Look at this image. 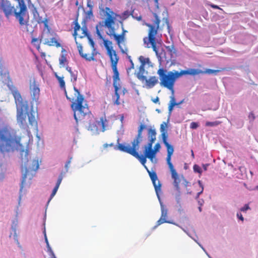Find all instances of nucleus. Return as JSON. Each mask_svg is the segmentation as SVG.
I'll return each instance as SVG.
<instances>
[{
  "mask_svg": "<svg viewBox=\"0 0 258 258\" xmlns=\"http://www.w3.org/2000/svg\"><path fill=\"white\" fill-rule=\"evenodd\" d=\"M55 77L59 83L60 88L64 91L67 99L72 102L71 107L74 112V117L76 122L78 123L79 121L84 119L86 116L90 115L91 112L88 106L79 90L74 86L73 92L71 91L68 93L64 77L58 76L56 73L55 74Z\"/></svg>",
  "mask_w": 258,
  "mask_h": 258,
  "instance_id": "nucleus-1",
  "label": "nucleus"
},
{
  "mask_svg": "<svg viewBox=\"0 0 258 258\" xmlns=\"http://www.w3.org/2000/svg\"><path fill=\"white\" fill-rule=\"evenodd\" d=\"M198 74V71L196 69H189L182 70L180 72L172 71L167 73V70L163 68H160L157 71V74L159 76L160 84L161 86L167 88L171 92L170 97V100L168 106V110L171 112L175 106L180 105L183 102V100L179 103H176L174 97V86L177 79L184 75H195Z\"/></svg>",
  "mask_w": 258,
  "mask_h": 258,
  "instance_id": "nucleus-2",
  "label": "nucleus"
},
{
  "mask_svg": "<svg viewBox=\"0 0 258 258\" xmlns=\"http://www.w3.org/2000/svg\"><path fill=\"white\" fill-rule=\"evenodd\" d=\"M106 9L107 10L106 17L104 21L99 22L96 25V33L100 38H102L101 32L103 31L104 27L107 28L109 31V32L107 33V34L110 37H113L116 44L120 48L121 52L122 53L127 54L128 49L127 48L123 49L121 46V43L125 41V34L127 33V31L124 29L123 22L122 21H120L122 31L120 34H117V30L119 28V26H116L115 27L114 26V20L115 19L114 16V14L112 11H111L109 8H106Z\"/></svg>",
  "mask_w": 258,
  "mask_h": 258,
  "instance_id": "nucleus-3",
  "label": "nucleus"
},
{
  "mask_svg": "<svg viewBox=\"0 0 258 258\" xmlns=\"http://www.w3.org/2000/svg\"><path fill=\"white\" fill-rule=\"evenodd\" d=\"M150 2L149 5L151 8L155 11L153 13L154 18L151 21L152 23H147L145 24V25L149 28L148 34V37L144 38L143 41L144 44L146 45V47L152 48L157 55L159 48L161 45V40L157 39L156 35L157 34L158 31L162 30V27L159 26L161 20L157 14L159 12V4L158 1H150Z\"/></svg>",
  "mask_w": 258,
  "mask_h": 258,
  "instance_id": "nucleus-4",
  "label": "nucleus"
},
{
  "mask_svg": "<svg viewBox=\"0 0 258 258\" xmlns=\"http://www.w3.org/2000/svg\"><path fill=\"white\" fill-rule=\"evenodd\" d=\"M17 105V120L20 126L26 128L27 126L26 115L28 117L29 124L34 128H37V121L35 117V112L32 108L29 111V106L26 101L23 100L21 94L18 90L12 92Z\"/></svg>",
  "mask_w": 258,
  "mask_h": 258,
  "instance_id": "nucleus-5",
  "label": "nucleus"
},
{
  "mask_svg": "<svg viewBox=\"0 0 258 258\" xmlns=\"http://www.w3.org/2000/svg\"><path fill=\"white\" fill-rule=\"evenodd\" d=\"M18 2V5L14 8L9 1H2L1 7L7 18L14 15L21 27H27L29 25V16L26 5L25 1Z\"/></svg>",
  "mask_w": 258,
  "mask_h": 258,
  "instance_id": "nucleus-6",
  "label": "nucleus"
},
{
  "mask_svg": "<svg viewBox=\"0 0 258 258\" xmlns=\"http://www.w3.org/2000/svg\"><path fill=\"white\" fill-rule=\"evenodd\" d=\"M31 1H28V8L31 11L34 19L39 24L43 23L45 28L42 33L41 40L43 41V44L49 46H55L57 48L61 47L59 42V37L54 32L51 31V29L48 25L47 19H43L39 16L35 4H33Z\"/></svg>",
  "mask_w": 258,
  "mask_h": 258,
  "instance_id": "nucleus-7",
  "label": "nucleus"
},
{
  "mask_svg": "<svg viewBox=\"0 0 258 258\" xmlns=\"http://www.w3.org/2000/svg\"><path fill=\"white\" fill-rule=\"evenodd\" d=\"M20 143L16 132L6 125L0 128V152L5 155L13 152Z\"/></svg>",
  "mask_w": 258,
  "mask_h": 258,
  "instance_id": "nucleus-8",
  "label": "nucleus"
},
{
  "mask_svg": "<svg viewBox=\"0 0 258 258\" xmlns=\"http://www.w3.org/2000/svg\"><path fill=\"white\" fill-rule=\"evenodd\" d=\"M104 45L107 51V54L109 57L111 66L113 71V85L115 90V95L116 97V99L114 102V104L116 105L120 104L119 101V95L118 93L119 88L117 86L118 82L120 80L119 74L117 70V63L118 62L119 57L117 52L113 49V47L111 46L112 42L107 40H104Z\"/></svg>",
  "mask_w": 258,
  "mask_h": 258,
  "instance_id": "nucleus-9",
  "label": "nucleus"
},
{
  "mask_svg": "<svg viewBox=\"0 0 258 258\" xmlns=\"http://www.w3.org/2000/svg\"><path fill=\"white\" fill-rule=\"evenodd\" d=\"M167 128V123L163 122L160 125V132L161 133L163 143L167 148V156L166 158V161L171 174V177L174 180L173 184L176 188V189L179 192V183L180 180L179 179L178 173H177L176 170L174 169V166L171 162V156L174 152V149L173 146L170 145L167 141L168 138Z\"/></svg>",
  "mask_w": 258,
  "mask_h": 258,
  "instance_id": "nucleus-10",
  "label": "nucleus"
},
{
  "mask_svg": "<svg viewBox=\"0 0 258 258\" xmlns=\"http://www.w3.org/2000/svg\"><path fill=\"white\" fill-rule=\"evenodd\" d=\"M115 150H119L121 152L128 153L138 159L141 164L144 166L145 168L147 169L148 167L145 164L147 161V158H149L151 161H153V157H150V154L144 153V156L139 155L138 151L139 150V146L138 142L136 144H134L133 146H131L128 144H118V145L114 147Z\"/></svg>",
  "mask_w": 258,
  "mask_h": 258,
  "instance_id": "nucleus-11",
  "label": "nucleus"
},
{
  "mask_svg": "<svg viewBox=\"0 0 258 258\" xmlns=\"http://www.w3.org/2000/svg\"><path fill=\"white\" fill-rule=\"evenodd\" d=\"M88 39L89 40V42L91 47L93 48V51L91 53V55L87 53H84L83 52V47L81 44L78 43L77 41H76V43L77 45V48L79 51V54L81 56L84 58L85 60L88 61L94 60V56L96 55V52H95V49L94 48V42L92 39L91 38L90 36H88Z\"/></svg>",
  "mask_w": 258,
  "mask_h": 258,
  "instance_id": "nucleus-12",
  "label": "nucleus"
},
{
  "mask_svg": "<svg viewBox=\"0 0 258 258\" xmlns=\"http://www.w3.org/2000/svg\"><path fill=\"white\" fill-rule=\"evenodd\" d=\"M146 170L152 181L156 193L159 197V194L161 192V183L158 179L157 174L155 171H151L148 168H147Z\"/></svg>",
  "mask_w": 258,
  "mask_h": 258,
  "instance_id": "nucleus-13",
  "label": "nucleus"
},
{
  "mask_svg": "<svg viewBox=\"0 0 258 258\" xmlns=\"http://www.w3.org/2000/svg\"><path fill=\"white\" fill-rule=\"evenodd\" d=\"M161 215L160 219L157 221L156 224L154 226V228H156L159 225L164 223L172 224L176 226H178V224L175 223L174 222L167 220L168 210L162 204L161 205Z\"/></svg>",
  "mask_w": 258,
  "mask_h": 258,
  "instance_id": "nucleus-14",
  "label": "nucleus"
},
{
  "mask_svg": "<svg viewBox=\"0 0 258 258\" xmlns=\"http://www.w3.org/2000/svg\"><path fill=\"white\" fill-rule=\"evenodd\" d=\"M30 90L33 101L36 102H38L40 95V89L38 85L35 81H33V82L31 83Z\"/></svg>",
  "mask_w": 258,
  "mask_h": 258,
  "instance_id": "nucleus-15",
  "label": "nucleus"
},
{
  "mask_svg": "<svg viewBox=\"0 0 258 258\" xmlns=\"http://www.w3.org/2000/svg\"><path fill=\"white\" fill-rule=\"evenodd\" d=\"M32 164H33V166L32 167H30L29 166L28 168L27 166L26 167L25 172L23 175L22 179V181H21V183L20 189V192L22 191L23 188L24 184L25 183L27 173L29 171V169H30L33 170H36L39 168V164H38V162L37 161L33 160Z\"/></svg>",
  "mask_w": 258,
  "mask_h": 258,
  "instance_id": "nucleus-16",
  "label": "nucleus"
},
{
  "mask_svg": "<svg viewBox=\"0 0 258 258\" xmlns=\"http://www.w3.org/2000/svg\"><path fill=\"white\" fill-rule=\"evenodd\" d=\"M145 83L146 87L147 88H152L155 86L158 82V79L156 76L150 77L148 79L146 77V80H144Z\"/></svg>",
  "mask_w": 258,
  "mask_h": 258,
  "instance_id": "nucleus-17",
  "label": "nucleus"
},
{
  "mask_svg": "<svg viewBox=\"0 0 258 258\" xmlns=\"http://www.w3.org/2000/svg\"><path fill=\"white\" fill-rule=\"evenodd\" d=\"M146 127V126L144 124H141L138 129V135L136 138L133 140L132 142V146H133L134 144L136 145V143L138 142V146H139V144L142 140V134L143 130Z\"/></svg>",
  "mask_w": 258,
  "mask_h": 258,
  "instance_id": "nucleus-18",
  "label": "nucleus"
},
{
  "mask_svg": "<svg viewBox=\"0 0 258 258\" xmlns=\"http://www.w3.org/2000/svg\"><path fill=\"white\" fill-rule=\"evenodd\" d=\"M63 177V173L61 172L58 176V178L57 180V182L56 183L55 187H54V188L52 190V192L50 195V199H49L48 202H49L53 198V197L55 195V194L59 188V186L61 182Z\"/></svg>",
  "mask_w": 258,
  "mask_h": 258,
  "instance_id": "nucleus-19",
  "label": "nucleus"
},
{
  "mask_svg": "<svg viewBox=\"0 0 258 258\" xmlns=\"http://www.w3.org/2000/svg\"><path fill=\"white\" fill-rule=\"evenodd\" d=\"M145 72V67H143V66H140L138 72L136 74V77L142 82H144V80H146V76H144Z\"/></svg>",
  "mask_w": 258,
  "mask_h": 258,
  "instance_id": "nucleus-20",
  "label": "nucleus"
},
{
  "mask_svg": "<svg viewBox=\"0 0 258 258\" xmlns=\"http://www.w3.org/2000/svg\"><path fill=\"white\" fill-rule=\"evenodd\" d=\"M74 24L75 25V26L74 27V31L73 36L75 37V39L76 40V37H77V31L81 29V26L78 22V18H77L75 20V21H74Z\"/></svg>",
  "mask_w": 258,
  "mask_h": 258,
  "instance_id": "nucleus-21",
  "label": "nucleus"
},
{
  "mask_svg": "<svg viewBox=\"0 0 258 258\" xmlns=\"http://www.w3.org/2000/svg\"><path fill=\"white\" fill-rule=\"evenodd\" d=\"M163 13L166 14V16L163 18L162 21L166 24V25L167 26V29L168 30V32H169L170 30L171 26L170 25L169 19H168V16H167V13H168L167 11L165 8H164Z\"/></svg>",
  "mask_w": 258,
  "mask_h": 258,
  "instance_id": "nucleus-22",
  "label": "nucleus"
},
{
  "mask_svg": "<svg viewBox=\"0 0 258 258\" xmlns=\"http://www.w3.org/2000/svg\"><path fill=\"white\" fill-rule=\"evenodd\" d=\"M161 148L160 145L159 143H157L155 144L154 149H152V151H151V153L150 154V155H149L150 157H153V158L155 157L156 153L159 151Z\"/></svg>",
  "mask_w": 258,
  "mask_h": 258,
  "instance_id": "nucleus-23",
  "label": "nucleus"
},
{
  "mask_svg": "<svg viewBox=\"0 0 258 258\" xmlns=\"http://www.w3.org/2000/svg\"><path fill=\"white\" fill-rule=\"evenodd\" d=\"M32 44L35 46L38 51L41 50L40 42L37 38H33L31 40Z\"/></svg>",
  "mask_w": 258,
  "mask_h": 258,
  "instance_id": "nucleus-24",
  "label": "nucleus"
},
{
  "mask_svg": "<svg viewBox=\"0 0 258 258\" xmlns=\"http://www.w3.org/2000/svg\"><path fill=\"white\" fill-rule=\"evenodd\" d=\"M59 64L62 66H64V65L68 64V60L67 59V57L66 54H61L59 58Z\"/></svg>",
  "mask_w": 258,
  "mask_h": 258,
  "instance_id": "nucleus-25",
  "label": "nucleus"
},
{
  "mask_svg": "<svg viewBox=\"0 0 258 258\" xmlns=\"http://www.w3.org/2000/svg\"><path fill=\"white\" fill-rule=\"evenodd\" d=\"M152 145L153 144H150L149 142L147 145L145 147L144 153L150 154L153 149Z\"/></svg>",
  "mask_w": 258,
  "mask_h": 258,
  "instance_id": "nucleus-26",
  "label": "nucleus"
},
{
  "mask_svg": "<svg viewBox=\"0 0 258 258\" xmlns=\"http://www.w3.org/2000/svg\"><path fill=\"white\" fill-rule=\"evenodd\" d=\"M221 123V121H207L206 122V126H216Z\"/></svg>",
  "mask_w": 258,
  "mask_h": 258,
  "instance_id": "nucleus-27",
  "label": "nucleus"
},
{
  "mask_svg": "<svg viewBox=\"0 0 258 258\" xmlns=\"http://www.w3.org/2000/svg\"><path fill=\"white\" fill-rule=\"evenodd\" d=\"M81 30L82 31V35L79 36L80 38H84L86 36L88 37V36H90V35L88 33L86 27H82Z\"/></svg>",
  "mask_w": 258,
  "mask_h": 258,
  "instance_id": "nucleus-28",
  "label": "nucleus"
},
{
  "mask_svg": "<svg viewBox=\"0 0 258 258\" xmlns=\"http://www.w3.org/2000/svg\"><path fill=\"white\" fill-rule=\"evenodd\" d=\"M166 48L171 55H172L173 53H175L176 52V50L173 45L166 46Z\"/></svg>",
  "mask_w": 258,
  "mask_h": 258,
  "instance_id": "nucleus-29",
  "label": "nucleus"
},
{
  "mask_svg": "<svg viewBox=\"0 0 258 258\" xmlns=\"http://www.w3.org/2000/svg\"><path fill=\"white\" fill-rule=\"evenodd\" d=\"M100 121L101 123L102 127V131H104L105 130V127L107 125V121L106 119V117H101L100 119Z\"/></svg>",
  "mask_w": 258,
  "mask_h": 258,
  "instance_id": "nucleus-30",
  "label": "nucleus"
},
{
  "mask_svg": "<svg viewBox=\"0 0 258 258\" xmlns=\"http://www.w3.org/2000/svg\"><path fill=\"white\" fill-rule=\"evenodd\" d=\"M156 133L155 130L150 128L148 130L149 138H156Z\"/></svg>",
  "mask_w": 258,
  "mask_h": 258,
  "instance_id": "nucleus-31",
  "label": "nucleus"
},
{
  "mask_svg": "<svg viewBox=\"0 0 258 258\" xmlns=\"http://www.w3.org/2000/svg\"><path fill=\"white\" fill-rule=\"evenodd\" d=\"M139 60L141 62L140 66H143V67H145L146 63L149 61V59L148 58H145L143 56H140L139 57Z\"/></svg>",
  "mask_w": 258,
  "mask_h": 258,
  "instance_id": "nucleus-32",
  "label": "nucleus"
},
{
  "mask_svg": "<svg viewBox=\"0 0 258 258\" xmlns=\"http://www.w3.org/2000/svg\"><path fill=\"white\" fill-rule=\"evenodd\" d=\"M70 75L71 76V81L73 82H76V81L77 80V72H76V73H75L73 72V73H71V74H70Z\"/></svg>",
  "mask_w": 258,
  "mask_h": 258,
  "instance_id": "nucleus-33",
  "label": "nucleus"
},
{
  "mask_svg": "<svg viewBox=\"0 0 258 258\" xmlns=\"http://www.w3.org/2000/svg\"><path fill=\"white\" fill-rule=\"evenodd\" d=\"M193 169L196 172L201 173L202 172L201 168L198 165L195 164L193 167Z\"/></svg>",
  "mask_w": 258,
  "mask_h": 258,
  "instance_id": "nucleus-34",
  "label": "nucleus"
},
{
  "mask_svg": "<svg viewBox=\"0 0 258 258\" xmlns=\"http://www.w3.org/2000/svg\"><path fill=\"white\" fill-rule=\"evenodd\" d=\"M198 182L202 189L197 194V198L199 197V196L203 192L204 190V186L203 185L202 182L201 180H199Z\"/></svg>",
  "mask_w": 258,
  "mask_h": 258,
  "instance_id": "nucleus-35",
  "label": "nucleus"
},
{
  "mask_svg": "<svg viewBox=\"0 0 258 258\" xmlns=\"http://www.w3.org/2000/svg\"><path fill=\"white\" fill-rule=\"evenodd\" d=\"M199 126V123L196 122H192L190 124V127L191 129H196Z\"/></svg>",
  "mask_w": 258,
  "mask_h": 258,
  "instance_id": "nucleus-36",
  "label": "nucleus"
},
{
  "mask_svg": "<svg viewBox=\"0 0 258 258\" xmlns=\"http://www.w3.org/2000/svg\"><path fill=\"white\" fill-rule=\"evenodd\" d=\"M87 6L90 8V10L88 11V15H93L91 1H87Z\"/></svg>",
  "mask_w": 258,
  "mask_h": 258,
  "instance_id": "nucleus-37",
  "label": "nucleus"
},
{
  "mask_svg": "<svg viewBox=\"0 0 258 258\" xmlns=\"http://www.w3.org/2000/svg\"><path fill=\"white\" fill-rule=\"evenodd\" d=\"M117 143H118V144H117V146L118 145V144H119V139L117 140ZM108 147H114V148L115 147V146H114L113 143H110L109 144H104L103 145V148H107Z\"/></svg>",
  "mask_w": 258,
  "mask_h": 258,
  "instance_id": "nucleus-38",
  "label": "nucleus"
},
{
  "mask_svg": "<svg viewBox=\"0 0 258 258\" xmlns=\"http://www.w3.org/2000/svg\"><path fill=\"white\" fill-rule=\"evenodd\" d=\"M249 209H250V208H249V207L248 204H245L243 207H242V208L240 209V211H241V212H246L247 210H249Z\"/></svg>",
  "mask_w": 258,
  "mask_h": 258,
  "instance_id": "nucleus-39",
  "label": "nucleus"
},
{
  "mask_svg": "<svg viewBox=\"0 0 258 258\" xmlns=\"http://www.w3.org/2000/svg\"><path fill=\"white\" fill-rule=\"evenodd\" d=\"M72 157H70L69 158V159L68 160V161L66 162V164H65V168L66 169V170L67 171H68V168H69V165H70V164L71 163V161H72Z\"/></svg>",
  "mask_w": 258,
  "mask_h": 258,
  "instance_id": "nucleus-40",
  "label": "nucleus"
},
{
  "mask_svg": "<svg viewBox=\"0 0 258 258\" xmlns=\"http://www.w3.org/2000/svg\"><path fill=\"white\" fill-rule=\"evenodd\" d=\"M127 57H128V59H129L131 63V67L130 68H128V70H131L132 69H134V64L133 60L131 59V56H128Z\"/></svg>",
  "mask_w": 258,
  "mask_h": 258,
  "instance_id": "nucleus-41",
  "label": "nucleus"
},
{
  "mask_svg": "<svg viewBox=\"0 0 258 258\" xmlns=\"http://www.w3.org/2000/svg\"><path fill=\"white\" fill-rule=\"evenodd\" d=\"M248 117L249 119L252 121L254 120V119H255V116L254 114L251 112L249 114Z\"/></svg>",
  "mask_w": 258,
  "mask_h": 258,
  "instance_id": "nucleus-42",
  "label": "nucleus"
},
{
  "mask_svg": "<svg viewBox=\"0 0 258 258\" xmlns=\"http://www.w3.org/2000/svg\"><path fill=\"white\" fill-rule=\"evenodd\" d=\"M237 218L240 219V220H241L242 221H243L244 220V218L242 215V214L240 213H237Z\"/></svg>",
  "mask_w": 258,
  "mask_h": 258,
  "instance_id": "nucleus-43",
  "label": "nucleus"
},
{
  "mask_svg": "<svg viewBox=\"0 0 258 258\" xmlns=\"http://www.w3.org/2000/svg\"><path fill=\"white\" fill-rule=\"evenodd\" d=\"M44 236H45V241L46 243V244H47V247L48 248H50V246H49V243H48V239L47 238V236H46V233H45V231H44Z\"/></svg>",
  "mask_w": 258,
  "mask_h": 258,
  "instance_id": "nucleus-44",
  "label": "nucleus"
},
{
  "mask_svg": "<svg viewBox=\"0 0 258 258\" xmlns=\"http://www.w3.org/2000/svg\"><path fill=\"white\" fill-rule=\"evenodd\" d=\"M209 6L210 7H211L212 8H214V9H220V10H222L221 8H220L217 5H214V4H209Z\"/></svg>",
  "mask_w": 258,
  "mask_h": 258,
  "instance_id": "nucleus-45",
  "label": "nucleus"
},
{
  "mask_svg": "<svg viewBox=\"0 0 258 258\" xmlns=\"http://www.w3.org/2000/svg\"><path fill=\"white\" fill-rule=\"evenodd\" d=\"M219 72V70H209L208 71V72L209 73H216Z\"/></svg>",
  "mask_w": 258,
  "mask_h": 258,
  "instance_id": "nucleus-46",
  "label": "nucleus"
},
{
  "mask_svg": "<svg viewBox=\"0 0 258 258\" xmlns=\"http://www.w3.org/2000/svg\"><path fill=\"white\" fill-rule=\"evenodd\" d=\"M149 142H150V144H153V143L156 140V138H149Z\"/></svg>",
  "mask_w": 258,
  "mask_h": 258,
  "instance_id": "nucleus-47",
  "label": "nucleus"
},
{
  "mask_svg": "<svg viewBox=\"0 0 258 258\" xmlns=\"http://www.w3.org/2000/svg\"><path fill=\"white\" fill-rule=\"evenodd\" d=\"M66 70L70 73V74H71V73H73V72L72 71L71 68L69 67H66Z\"/></svg>",
  "mask_w": 258,
  "mask_h": 258,
  "instance_id": "nucleus-48",
  "label": "nucleus"
},
{
  "mask_svg": "<svg viewBox=\"0 0 258 258\" xmlns=\"http://www.w3.org/2000/svg\"><path fill=\"white\" fill-rule=\"evenodd\" d=\"M159 97H156V98L155 99H154V100H153L152 101L154 103H156L159 102Z\"/></svg>",
  "mask_w": 258,
  "mask_h": 258,
  "instance_id": "nucleus-49",
  "label": "nucleus"
},
{
  "mask_svg": "<svg viewBox=\"0 0 258 258\" xmlns=\"http://www.w3.org/2000/svg\"><path fill=\"white\" fill-rule=\"evenodd\" d=\"M39 52H40L41 56L43 58H45L46 56L45 53L43 52H41L40 51Z\"/></svg>",
  "mask_w": 258,
  "mask_h": 258,
  "instance_id": "nucleus-50",
  "label": "nucleus"
},
{
  "mask_svg": "<svg viewBox=\"0 0 258 258\" xmlns=\"http://www.w3.org/2000/svg\"><path fill=\"white\" fill-rule=\"evenodd\" d=\"M191 155L192 157L193 158H194L195 155H194V152H193L192 150H191Z\"/></svg>",
  "mask_w": 258,
  "mask_h": 258,
  "instance_id": "nucleus-51",
  "label": "nucleus"
},
{
  "mask_svg": "<svg viewBox=\"0 0 258 258\" xmlns=\"http://www.w3.org/2000/svg\"><path fill=\"white\" fill-rule=\"evenodd\" d=\"M208 166V164L207 165H203V168L205 170H207V167Z\"/></svg>",
  "mask_w": 258,
  "mask_h": 258,
  "instance_id": "nucleus-52",
  "label": "nucleus"
},
{
  "mask_svg": "<svg viewBox=\"0 0 258 258\" xmlns=\"http://www.w3.org/2000/svg\"><path fill=\"white\" fill-rule=\"evenodd\" d=\"M124 15H128V13L127 12H125L123 13Z\"/></svg>",
  "mask_w": 258,
  "mask_h": 258,
  "instance_id": "nucleus-53",
  "label": "nucleus"
},
{
  "mask_svg": "<svg viewBox=\"0 0 258 258\" xmlns=\"http://www.w3.org/2000/svg\"><path fill=\"white\" fill-rule=\"evenodd\" d=\"M76 5H78V1H76Z\"/></svg>",
  "mask_w": 258,
  "mask_h": 258,
  "instance_id": "nucleus-54",
  "label": "nucleus"
},
{
  "mask_svg": "<svg viewBox=\"0 0 258 258\" xmlns=\"http://www.w3.org/2000/svg\"><path fill=\"white\" fill-rule=\"evenodd\" d=\"M186 186H187V185L189 183H188V182H187V181H186Z\"/></svg>",
  "mask_w": 258,
  "mask_h": 258,
  "instance_id": "nucleus-55",
  "label": "nucleus"
},
{
  "mask_svg": "<svg viewBox=\"0 0 258 258\" xmlns=\"http://www.w3.org/2000/svg\"><path fill=\"white\" fill-rule=\"evenodd\" d=\"M199 210H200V211H201V208H199Z\"/></svg>",
  "mask_w": 258,
  "mask_h": 258,
  "instance_id": "nucleus-56",
  "label": "nucleus"
}]
</instances>
